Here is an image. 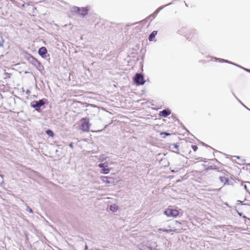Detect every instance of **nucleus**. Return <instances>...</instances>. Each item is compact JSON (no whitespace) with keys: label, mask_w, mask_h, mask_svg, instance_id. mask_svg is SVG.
Here are the masks:
<instances>
[{"label":"nucleus","mask_w":250,"mask_h":250,"mask_svg":"<svg viewBox=\"0 0 250 250\" xmlns=\"http://www.w3.org/2000/svg\"><path fill=\"white\" fill-rule=\"evenodd\" d=\"M164 214L168 217L176 218L179 215V211L169 207L165 210Z\"/></svg>","instance_id":"f257e3e1"},{"label":"nucleus","mask_w":250,"mask_h":250,"mask_svg":"<svg viewBox=\"0 0 250 250\" xmlns=\"http://www.w3.org/2000/svg\"><path fill=\"white\" fill-rule=\"evenodd\" d=\"M38 53L41 56L44 58L47 53V50L45 47H42L39 49Z\"/></svg>","instance_id":"0eeeda50"},{"label":"nucleus","mask_w":250,"mask_h":250,"mask_svg":"<svg viewBox=\"0 0 250 250\" xmlns=\"http://www.w3.org/2000/svg\"><path fill=\"white\" fill-rule=\"evenodd\" d=\"M31 59H32L31 62L33 64L37 65V64L40 63L39 61H38V60L37 59L35 58L34 57H33V56H31Z\"/></svg>","instance_id":"ddd939ff"},{"label":"nucleus","mask_w":250,"mask_h":250,"mask_svg":"<svg viewBox=\"0 0 250 250\" xmlns=\"http://www.w3.org/2000/svg\"><path fill=\"white\" fill-rule=\"evenodd\" d=\"M45 104L43 100H40L39 101H33L31 104V106L36 109V110H39L42 106Z\"/></svg>","instance_id":"20e7f679"},{"label":"nucleus","mask_w":250,"mask_h":250,"mask_svg":"<svg viewBox=\"0 0 250 250\" xmlns=\"http://www.w3.org/2000/svg\"><path fill=\"white\" fill-rule=\"evenodd\" d=\"M157 34V31H153L149 36L148 39L150 41H152L154 40V38L155 36Z\"/></svg>","instance_id":"9b49d317"},{"label":"nucleus","mask_w":250,"mask_h":250,"mask_svg":"<svg viewBox=\"0 0 250 250\" xmlns=\"http://www.w3.org/2000/svg\"><path fill=\"white\" fill-rule=\"evenodd\" d=\"M170 114V112L168 110H164L163 111H160L159 115L161 116H163L164 117H167Z\"/></svg>","instance_id":"1a4fd4ad"},{"label":"nucleus","mask_w":250,"mask_h":250,"mask_svg":"<svg viewBox=\"0 0 250 250\" xmlns=\"http://www.w3.org/2000/svg\"><path fill=\"white\" fill-rule=\"evenodd\" d=\"M46 133L49 136L51 137H53L54 136V134L53 133V132L50 130V129H47L46 131Z\"/></svg>","instance_id":"4468645a"},{"label":"nucleus","mask_w":250,"mask_h":250,"mask_svg":"<svg viewBox=\"0 0 250 250\" xmlns=\"http://www.w3.org/2000/svg\"><path fill=\"white\" fill-rule=\"evenodd\" d=\"M29 211H30V212H32V210H31V209L29 210Z\"/></svg>","instance_id":"aec40b11"},{"label":"nucleus","mask_w":250,"mask_h":250,"mask_svg":"<svg viewBox=\"0 0 250 250\" xmlns=\"http://www.w3.org/2000/svg\"><path fill=\"white\" fill-rule=\"evenodd\" d=\"M81 129L84 132L88 131L90 124L87 118H82L81 120Z\"/></svg>","instance_id":"f03ea898"},{"label":"nucleus","mask_w":250,"mask_h":250,"mask_svg":"<svg viewBox=\"0 0 250 250\" xmlns=\"http://www.w3.org/2000/svg\"><path fill=\"white\" fill-rule=\"evenodd\" d=\"M174 223H175V224H179V225H181V224H182L181 222H179L178 221H176V220L174 221Z\"/></svg>","instance_id":"a211bd4d"},{"label":"nucleus","mask_w":250,"mask_h":250,"mask_svg":"<svg viewBox=\"0 0 250 250\" xmlns=\"http://www.w3.org/2000/svg\"><path fill=\"white\" fill-rule=\"evenodd\" d=\"M191 147L194 151H197L198 148V147L196 145H192Z\"/></svg>","instance_id":"2eb2a0df"},{"label":"nucleus","mask_w":250,"mask_h":250,"mask_svg":"<svg viewBox=\"0 0 250 250\" xmlns=\"http://www.w3.org/2000/svg\"><path fill=\"white\" fill-rule=\"evenodd\" d=\"M118 209V207L116 204H112L110 206V209L113 212H116Z\"/></svg>","instance_id":"f8f14e48"},{"label":"nucleus","mask_w":250,"mask_h":250,"mask_svg":"<svg viewBox=\"0 0 250 250\" xmlns=\"http://www.w3.org/2000/svg\"><path fill=\"white\" fill-rule=\"evenodd\" d=\"M101 179L103 182L106 186H109L110 185H115V179L113 177L107 176H101Z\"/></svg>","instance_id":"7ed1b4c3"},{"label":"nucleus","mask_w":250,"mask_h":250,"mask_svg":"<svg viewBox=\"0 0 250 250\" xmlns=\"http://www.w3.org/2000/svg\"><path fill=\"white\" fill-rule=\"evenodd\" d=\"M159 231H163V232H170L172 231L174 232H177L176 229H175L174 228L173 229H158Z\"/></svg>","instance_id":"9d476101"},{"label":"nucleus","mask_w":250,"mask_h":250,"mask_svg":"<svg viewBox=\"0 0 250 250\" xmlns=\"http://www.w3.org/2000/svg\"><path fill=\"white\" fill-rule=\"evenodd\" d=\"M190 152H190V151H189L188 152V156H189V157H191V156H190Z\"/></svg>","instance_id":"6ab92c4d"},{"label":"nucleus","mask_w":250,"mask_h":250,"mask_svg":"<svg viewBox=\"0 0 250 250\" xmlns=\"http://www.w3.org/2000/svg\"><path fill=\"white\" fill-rule=\"evenodd\" d=\"M160 135H165V136H169L171 135V134L166 132H162L160 133Z\"/></svg>","instance_id":"dca6fc26"},{"label":"nucleus","mask_w":250,"mask_h":250,"mask_svg":"<svg viewBox=\"0 0 250 250\" xmlns=\"http://www.w3.org/2000/svg\"><path fill=\"white\" fill-rule=\"evenodd\" d=\"M98 167L102 168L101 173L102 174H108L110 171V168L108 167L107 163H100Z\"/></svg>","instance_id":"39448f33"},{"label":"nucleus","mask_w":250,"mask_h":250,"mask_svg":"<svg viewBox=\"0 0 250 250\" xmlns=\"http://www.w3.org/2000/svg\"><path fill=\"white\" fill-rule=\"evenodd\" d=\"M134 81L135 83L139 85H143L145 83L143 76L142 74L138 73L136 74L134 78Z\"/></svg>","instance_id":"423d86ee"},{"label":"nucleus","mask_w":250,"mask_h":250,"mask_svg":"<svg viewBox=\"0 0 250 250\" xmlns=\"http://www.w3.org/2000/svg\"><path fill=\"white\" fill-rule=\"evenodd\" d=\"M220 179L222 181H227L226 178L225 177H220Z\"/></svg>","instance_id":"f3484780"},{"label":"nucleus","mask_w":250,"mask_h":250,"mask_svg":"<svg viewBox=\"0 0 250 250\" xmlns=\"http://www.w3.org/2000/svg\"><path fill=\"white\" fill-rule=\"evenodd\" d=\"M88 9L87 8H78L77 12L79 14L82 16H85L87 14Z\"/></svg>","instance_id":"6e6552de"}]
</instances>
